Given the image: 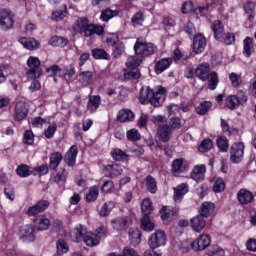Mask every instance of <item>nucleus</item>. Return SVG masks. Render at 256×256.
Instances as JSON below:
<instances>
[{
    "label": "nucleus",
    "instance_id": "nucleus-1",
    "mask_svg": "<svg viewBox=\"0 0 256 256\" xmlns=\"http://www.w3.org/2000/svg\"><path fill=\"white\" fill-rule=\"evenodd\" d=\"M165 88L162 86L157 87L155 90L147 87L146 89H141L139 101L142 105L145 103H150L153 107H161V103L165 101L163 95H165Z\"/></svg>",
    "mask_w": 256,
    "mask_h": 256
},
{
    "label": "nucleus",
    "instance_id": "nucleus-2",
    "mask_svg": "<svg viewBox=\"0 0 256 256\" xmlns=\"http://www.w3.org/2000/svg\"><path fill=\"white\" fill-rule=\"evenodd\" d=\"M76 31L83 33L84 37H91V35H103V26L89 23V19L82 17L76 21Z\"/></svg>",
    "mask_w": 256,
    "mask_h": 256
},
{
    "label": "nucleus",
    "instance_id": "nucleus-3",
    "mask_svg": "<svg viewBox=\"0 0 256 256\" xmlns=\"http://www.w3.org/2000/svg\"><path fill=\"white\" fill-rule=\"evenodd\" d=\"M134 51L136 55L142 57H149V55H153V53H157V47L152 43H145L139 40L136 41L134 45Z\"/></svg>",
    "mask_w": 256,
    "mask_h": 256
},
{
    "label": "nucleus",
    "instance_id": "nucleus-4",
    "mask_svg": "<svg viewBox=\"0 0 256 256\" xmlns=\"http://www.w3.org/2000/svg\"><path fill=\"white\" fill-rule=\"evenodd\" d=\"M27 65L29 67L28 77L31 79H39L41 77L43 70L41 69V61L39 58L30 57L27 61Z\"/></svg>",
    "mask_w": 256,
    "mask_h": 256
},
{
    "label": "nucleus",
    "instance_id": "nucleus-5",
    "mask_svg": "<svg viewBox=\"0 0 256 256\" xmlns=\"http://www.w3.org/2000/svg\"><path fill=\"white\" fill-rule=\"evenodd\" d=\"M167 243V235L161 230H156L148 240L150 249H158Z\"/></svg>",
    "mask_w": 256,
    "mask_h": 256
},
{
    "label": "nucleus",
    "instance_id": "nucleus-6",
    "mask_svg": "<svg viewBox=\"0 0 256 256\" xmlns=\"http://www.w3.org/2000/svg\"><path fill=\"white\" fill-rule=\"evenodd\" d=\"M245 151V145L241 142L234 143L230 148V160L232 163H241Z\"/></svg>",
    "mask_w": 256,
    "mask_h": 256
},
{
    "label": "nucleus",
    "instance_id": "nucleus-7",
    "mask_svg": "<svg viewBox=\"0 0 256 256\" xmlns=\"http://www.w3.org/2000/svg\"><path fill=\"white\" fill-rule=\"evenodd\" d=\"M156 135L162 143H169L173 135V128L167 124H161L157 128Z\"/></svg>",
    "mask_w": 256,
    "mask_h": 256
},
{
    "label": "nucleus",
    "instance_id": "nucleus-8",
    "mask_svg": "<svg viewBox=\"0 0 256 256\" xmlns=\"http://www.w3.org/2000/svg\"><path fill=\"white\" fill-rule=\"evenodd\" d=\"M47 209H49V201L40 200L28 209L27 215L29 217H35L40 213H44V211H47Z\"/></svg>",
    "mask_w": 256,
    "mask_h": 256
},
{
    "label": "nucleus",
    "instance_id": "nucleus-9",
    "mask_svg": "<svg viewBox=\"0 0 256 256\" xmlns=\"http://www.w3.org/2000/svg\"><path fill=\"white\" fill-rule=\"evenodd\" d=\"M131 223H133V220H131V217L122 216L112 220V227L116 231H127Z\"/></svg>",
    "mask_w": 256,
    "mask_h": 256
},
{
    "label": "nucleus",
    "instance_id": "nucleus-10",
    "mask_svg": "<svg viewBox=\"0 0 256 256\" xmlns=\"http://www.w3.org/2000/svg\"><path fill=\"white\" fill-rule=\"evenodd\" d=\"M28 114H29V106L27 105V103L23 101L18 102L14 109L15 121H23V119H27Z\"/></svg>",
    "mask_w": 256,
    "mask_h": 256
},
{
    "label": "nucleus",
    "instance_id": "nucleus-11",
    "mask_svg": "<svg viewBox=\"0 0 256 256\" xmlns=\"http://www.w3.org/2000/svg\"><path fill=\"white\" fill-rule=\"evenodd\" d=\"M211 245V236L202 234L198 239L192 243L194 251H205Z\"/></svg>",
    "mask_w": 256,
    "mask_h": 256
},
{
    "label": "nucleus",
    "instance_id": "nucleus-12",
    "mask_svg": "<svg viewBox=\"0 0 256 256\" xmlns=\"http://www.w3.org/2000/svg\"><path fill=\"white\" fill-rule=\"evenodd\" d=\"M13 15L10 11L7 10H1L0 11V25L2 29L7 31L8 29H11L13 27Z\"/></svg>",
    "mask_w": 256,
    "mask_h": 256
},
{
    "label": "nucleus",
    "instance_id": "nucleus-13",
    "mask_svg": "<svg viewBox=\"0 0 256 256\" xmlns=\"http://www.w3.org/2000/svg\"><path fill=\"white\" fill-rule=\"evenodd\" d=\"M190 225L194 231L197 233H201L202 230L205 229L207 225V221H205V216L197 215L190 220Z\"/></svg>",
    "mask_w": 256,
    "mask_h": 256
},
{
    "label": "nucleus",
    "instance_id": "nucleus-14",
    "mask_svg": "<svg viewBox=\"0 0 256 256\" xmlns=\"http://www.w3.org/2000/svg\"><path fill=\"white\" fill-rule=\"evenodd\" d=\"M211 27L216 41H223V37H225V26L223 23L220 20H216L212 23Z\"/></svg>",
    "mask_w": 256,
    "mask_h": 256
},
{
    "label": "nucleus",
    "instance_id": "nucleus-15",
    "mask_svg": "<svg viewBox=\"0 0 256 256\" xmlns=\"http://www.w3.org/2000/svg\"><path fill=\"white\" fill-rule=\"evenodd\" d=\"M85 235H87V229L83 225H79L75 227L70 232V237L72 241H74L75 243H79V241H83Z\"/></svg>",
    "mask_w": 256,
    "mask_h": 256
},
{
    "label": "nucleus",
    "instance_id": "nucleus-16",
    "mask_svg": "<svg viewBox=\"0 0 256 256\" xmlns=\"http://www.w3.org/2000/svg\"><path fill=\"white\" fill-rule=\"evenodd\" d=\"M207 47V40L204 35L198 34L194 37L193 49L196 54L203 53Z\"/></svg>",
    "mask_w": 256,
    "mask_h": 256
},
{
    "label": "nucleus",
    "instance_id": "nucleus-17",
    "mask_svg": "<svg viewBox=\"0 0 256 256\" xmlns=\"http://www.w3.org/2000/svg\"><path fill=\"white\" fill-rule=\"evenodd\" d=\"M211 71V66L207 63L199 65L195 70V75L201 81H207L209 79V73Z\"/></svg>",
    "mask_w": 256,
    "mask_h": 256
},
{
    "label": "nucleus",
    "instance_id": "nucleus-18",
    "mask_svg": "<svg viewBox=\"0 0 256 256\" xmlns=\"http://www.w3.org/2000/svg\"><path fill=\"white\" fill-rule=\"evenodd\" d=\"M78 153H79V150L75 145H73L65 154L64 161L65 163H67L69 167H73V165H75V162L77 161Z\"/></svg>",
    "mask_w": 256,
    "mask_h": 256
},
{
    "label": "nucleus",
    "instance_id": "nucleus-19",
    "mask_svg": "<svg viewBox=\"0 0 256 256\" xmlns=\"http://www.w3.org/2000/svg\"><path fill=\"white\" fill-rule=\"evenodd\" d=\"M20 237L26 241H35V229L32 225H24L20 228Z\"/></svg>",
    "mask_w": 256,
    "mask_h": 256
},
{
    "label": "nucleus",
    "instance_id": "nucleus-20",
    "mask_svg": "<svg viewBox=\"0 0 256 256\" xmlns=\"http://www.w3.org/2000/svg\"><path fill=\"white\" fill-rule=\"evenodd\" d=\"M50 225H51V220H49V218L45 216H40L36 218L34 221V227L36 231H47Z\"/></svg>",
    "mask_w": 256,
    "mask_h": 256
},
{
    "label": "nucleus",
    "instance_id": "nucleus-21",
    "mask_svg": "<svg viewBox=\"0 0 256 256\" xmlns=\"http://www.w3.org/2000/svg\"><path fill=\"white\" fill-rule=\"evenodd\" d=\"M104 171L107 173L108 177H119V175H123V166L119 164L107 165Z\"/></svg>",
    "mask_w": 256,
    "mask_h": 256
},
{
    "label": "nucleus",
    "instance_id": "nucleus-22",
    "mask_svg": "<svg viewBox=\"0 0 256 256\" xmlns=\"http://www.w3.org/2000/svg\"><path fill=\"white\" fill-rule=\"evenodd\" d=\"M237 199L241 205H249L253 201V193L247 189H241L237 194Z\"/></svg>",
    "mask_w": 256,
    "mask_h": 256
},
{
    "label": "nucleus",
    "instance_id": "nucleus-23",
    "mask_svg": "<svg viewBox=\"0 0 256 256\" xmlns=\"http://www.w3.org/2000/svg\"><path fill=\"white\" fill-rule=\"evenodd\" d=\"M77 79L83 87H87L93 83V72L91 71H83L80 72L77 76Z\"/></svg>",
    "mask_w": 256,
    "mask_h": 256
},
{
    "label": "nucleus",
    "instance_id": "nucleus-24",
    "mask_svg": "<svg viewBox=\"0 0 256 256\" xmlns=\"http://www.w3.org/2000/svg\"><path fill=\"white\" fill-rule=\"evenodd\" d=\"M51 181L60 187L65 185L67 182V171H65L64 168H61L54 176L51 177Z\"/></svg>",
    "mask_w": 256,
    "mask_h": 256
},
{
    "label": "nucleus",
    "instance_id": "nucleus-25",
    "mask_svg": "<svg viewBox=\"0 0 256 256\" xmlns=\"http://www.w3.org/2000/svg\"><path fill=\"white\" fill-rule=\"evenodd\" d=\"M134 119L135 113L129 109H122L117 115V120L120 121V123H127L129 121H133Z\"/></svg>",
    "mask_w": 256,
    "mask_h": 256
},
{
    "label": "nucleus",
    "instance_id": "nucleus-26",
    "mask_svg": "<svg viewBox=\"0 0 256 256\" xmlns=\"http://www.w3.org/2000/svg\"><path fill=\"white\" fill-rule=\"evenodd\" d=\"M130 238V244L133 247H137V245L141 244V231L137 228H130L128 232Z\"/></svg>",
    "mask_w": 256,
    "mask_h": 256
},
{
    "label": "nucleus",
    "instance_id": "nucleus-27",
    "mask_svg": "<svg viewBox=\"0 0 256 256\" xmlns=\"http://www.w3.org/2000/svg\"><path fill=\"white\" fill-rule=\"evenodd\" d=\"M100 105H101V96L93 95L89 97L87 109L88 111H90V113H95V111L99 109Z\"/></svg>",
    "mask_w": 256,
    "mask_h": 256
},
{
    "label": "nucleus",
    "instance_id": "nucleus-28",
    "mask_svg": "<svg viewBox=\"0 0 256 256\" xmlns=\"http://www.w3.org/2000/svg\"><path fill=\"white\" fill-rule=\"evenodd\" d=\"M171 63H173V60L171 58L161 59L160 61L157 62L155 66V73H157V75H161L163 71L171 67Z\"/></svg>",
    "mask_w": 256,
    "mask_h": 256
},
{
    "label": "nucleus",
    "instance_id": "nucleus-29",
    "mask_svg": "<svg viewBox=\"0 0 256 256\" xmlns=\"http://www.w3.org/2000/svg\"><path fill=\"white\" fill-rule=\"evenodd\" d=\"M187 169V161L183 158L176 159L172 162V173H183Z\"/></svg>",
    "mask_w": 256,
    "mask_h": 256
},
{
    "label": "nucleus",
    "instance_id": "nucleus-30",
    "mask_svg": "<svg viewBox=\"0 0 256 256\" xmlns=\"http://www.w3.org/2000/svg\"><path fill=\"white\" fill-rule=\"evenodd\" d=\"M112 159L114 161H121L122 163H127L129 161V154L125 153L123 150L119 148H115L111 152Z\"/></svg>",
    "mask_w": 256,
    "mask_h": 256
},
{
    "label": "nucleus",
    "instance_id": "nucleus-31",
    "mask_svg": "<svg viewBox=\"0 0 256 256\" xmlns=\"http://www.w3.org/2000/svg\"><path fill=\"white\" fill-rule=\"evenodd\" d=\"M174 201H181L183 195L189 193V186L186 183H182L174 189Z\"/></svg>",
    "mask_w": 256,
    "mask_h": 256
},
{
    "label": "nucleus",
    "instance_id": "nucleus-32",
    "mask_svg": "<svg viewBox=\"0 0 256 256\" xmlns=\"http://www.w3.org/2000/svg\"><path fill=\"white\" fill-rule=\"evenodd\" d=\"M205 165L195 166L192 170L191 177L194 181H203L205 179Z\"/></svg>",
    "mask_w": 256,
    "mask_h": 256
},
{
    "label": "nucleus",
    "instance_id": "nucleus-33",
    "mask_svg": "<svg viewBox=\"0 0 256 256\" xmlns=\"http://www.w3.org/2000/svg\"><path fill=\"white\" fill-rule=\"evenodd\" d=\"M214 211L215 204H213L212 202H204L200 207V215H202V217H210L211 215H213Z\"/></svg>",
    "mask_w": 256,
    "mask_h": 256
},
{
    "label": "nucleus",
    "instance_id": "nucleus-34",
    "mask_svg": "<svg viewBox=\"0 0 256 256\" xmlns=\"http://www.w3.org/2000/svg\"><path fill=\"white\" fill-rule=\"evenodd\" d=\"M20 43L23 45V47H25V49H28L29 51L39 49V42H37V40L34 38H21Z\"/></svg>",
    "mask_w": 256,
    "mask_h": 256
},
{
    "label": "nucleus",
    "instance_id": "nucleus-35",
    "mask_svg": "<svg viewBox=\"0 0 256 256\" xmlns=\"http://www.w3.org/2000/svg\"><path fill=\"white\" fill-rule=\"evenodd\" d=\"M63 161V155L59 152L52 153L50 156L49 168L55 170L59 167V164Z\"/></svg>",
    "mask_w": 256,
    "mask_h": 256
},
{
    "label": "nucleus",
    "instance_id": "nucleus-36",
    "mask_svg": "<svg viewBox=\"0 0 256 256\" xmlns=\"http://www.w3.org/2000/svg\"><path fill=\"white\" fill-rule=\"evenodd\" d=\"M141 210L144 217H149L153 213V202H151V199L146 198L142 201Z\"/></svg>",
    "mask_w": 256,
    "mask_h": 256
},
{
    "label": "nucleus",
    "instance_id": "nucleus-37",
    "mask_svg": "<svg viewBox=\"0 0 256 256\" xmlns=\"http://www.w3.org/2000/svg\"><path fill=\"white\" fill-rule=\"evenodd\" d=\"M49 44L52 45V47H67V45H69V40L61 36H53L50 39Z\"/></svg>",
    "mask_w": 256,
    "mask_h": 256
},
{
    "label": "nucleus",
    "instance_id": "nucleus-38",
    "mask_svg": "<svg viewBox=\"0 0 256 256\" xmlns=\"http://www.w3.org/2000/svg\"><path fill=\"white\" fill-rule=\"evenodd\" d=\"M145 186L149 193H157V180L151 175H148L145 179Z\"/></svg>",
    "mask_w": 256,
    "mask_h": 256
},
{
    "label": "nucleus",
    "instance_id": "nucleus-39",
    "mask_svg": "<svg viewBox=\"0 0 256 256\" xmlns=\"http://www.w3.org/2000/svg\"><path fill=\"white\" fill-rule=\"evenodd\" d=\"M67 17V6L64 5L61 9L59 10H55L54 12H52V16L51 19L52 21H63L64 18Z\"/></svg>",
    "mask_w": 256,
    "mask_h": 256
},
{
    "label": "nucleus",
    "instance_id": "nucleus-40",
    "mask_svg": "<svg viewBox=\"0 0 256 256\" xmlns=\"http://www.w3.org/2000/svg\"><path fill=\"white\" fill-rule=\"evenodd\" d=\"M239 98H237V96L235 95H231L229 97H227L226 99V107L228 109H231V111H235V109L239 108Z\"/></svg>",
    "mask_w": 256,
    "mask_h": 256
},
{
    "label": "nucleus",
    "instance_id": "nucleus-41",
    "mask_svg": "<svg viewBox=\"0 0 256 256\" xmlns=\"http://www.w3.org/2000/svg\"><path fill=\"white\" fill-rule=\"evenodd\" d=\"M56 247L58 255H65V253H69V245L67 244V241H65V239H59L56 242Z\"/></svg>",
    "mask_w": 256,
    "mask_h": 256
},
{
    "label": "nucleus",
    "instance_id": "nucleus-42",
    "mask_svg": "<svg viewBox=\"0 0 256 256\" xmlns=\"http://www.w3.org/2000/svg\"><path fill=\"white\" fill-rule=\"evenodd\" d=\"M217 85H219V76H217V72H211L208 78V88L211 91H215Z\"/></svg>",
    "mask_w": 256,
    "mask_h": 256
},
{
    "label": "nucleus",
    "instance_id": "nucleus-43",
    "mask_svg": "<svg viewBox=\"0 0 256 256\" xmlns=\"http://www.w3.org/2000/svg\"><path fill=\"white\" fill-rule=\"evenodd\" d=\"M143 63V58L139 55L131 56L128 58L126 65L128 68H137Z\"/></svg>",
    "mask_w": 256,
    "mask_h": 256
},
{
    "label": "nucleus",
    "instance_id": "nucleus-44",
    "mask_svg": "<svg viewBox=\"0 0 256 256\" xmlns=\"http://www.w3.org/2000/svg\"><path fill=\"white\" fill-rule=\"evenodd\" d=\"M255 49L253 48V38L246 37L244 40V55L246 57H251V53H253Z\"/></svg>",
    "mask_w": 256,
    "mask_h": 256
},
{
    "label": "nucleus",
    "instance_id": "nucleus-45",
    "mask_svg": "<svg viewBox=\"0 0 256 256\" xmlns=\"http://www.w3.org/2000/svg\"><path fill=\"white\" fill-rule=\"evenodd\" d=\"M119 15V11L117 10H111V9H105L101 12L100 18L102 21L107 22L110 19H113V17H117Z\"/></svg>",
    "mask_w": 256,
    "mask_h": 256
},
{
    "label": "nucleus",
    "instance_id": "nucleus-46",
    "mask_svg": "<svg viewBox=\"0 0 256 256\" xmlns=\"http://www.w3.org/2000/svg\"><path fill=\"white\" fill-rule=\"evenodd\" d=\"M141 229H143V231H153V229H155V223L151 222L149 216L142 218Z\"/></svg>",
    "mask_w": 256,
    "mask_h": 256
},
{
    "label": "nucleus",
    "instance_id": "nucleus-47",
    "mask_svg": "<svg viewBox=\"0 0 256 256\" xmlns=\"http://www.w3.org/2000/svg\"><path fill=\"white\" fill-rule=\"evenodd\" d=\"M175 215V212L171 210L169 207L164 206L160 210V216L163 221H169L170 219H173V216Z\"/></svg>",
    "mask_w": 256,
    "mask_h": 256
},
{
    "label": "nucleus",
    "instance_id": "nucleus-48",
    "mask_svg": "<svg viewBox=\"0 0 256 256\" xmlns=\"http://www.w3.org/2000/svg\"><path fill=\"white\" fill-rule=\"evenodd\" d=\"M92 57H94V59H105L106 61L111 59V56H109V54L104 49L92 50Z\"/></svg>",
    "mask_w": 256,
    "mask_h": 256
},
{
    "label": "nucleus",
    "instance_id": "nucleus-49",
    "mask_svg": "<svg viewBox=\"0 0 256 256\" xmlns=\"http://www.w3.org/2000/svg\"><path fill=\"white\" fill-rule=\"evenodd\" d=\"M217 146L220 151L223 153H226V151L229 149V140H227V137L220 136L217 139Z\"/></svg>",
    "mask_w": 256,
    "mask_h": 256
},
{
    "label": "nucleus",
    "instance_id": "nucleus-50",
    "mask_svg": "<svg viewBox=\"0 0 256 256\" xmlns=\"http://www.w3.org/2000/svg\"><path fill=\"white\" fill-rule=\"evenodd\" d=\"M82 241H84L87 247H95L96 245H99V237L97 235L90 236L86 234Z\"/></svg>",
    "mask_w": 256,
    "mask_h": 256
},
{
    "label": "nucleus",
    "instance_id": "nucleus-51",
    "mask_svg": "<svg viewBox=\"0 0 256 256\" xmlns=\"http://www.w3.org/2000/svg\"><path fill=\"white\" fill-rule=\"evenodd\" d=\"M208 256H225V250L220 248L219 246H210L207 250Z\"/></svg>",
    "mask_w": 256,
    "mask_h": 256
},
{
    "label": "nucleus",
    "instance_id": "nucleus-52",
    "mask_svg": "<svg viewBox=\"0 0 256 256\" xmlns=\"http://www.w3.org/2000/svg\"><path fill=\"white\" fill-rule=\"evenodd\" d=\"M16 173L19 177H29L31 175V168L25 164H21L17 167Z\"/></svg>",
    "mask_w": 256,
    "mask_h": 256
},
{
    "label": "nucleus",
    "instance_id": "nucleus-53",
    "mask_svg": "<svg viewBox=\"0 0 256 256\" xmlns=\"http://www.w3.org/2000/svg\"><path fill=\"white\" fill-rule=\"evenodd\" d=\"M210 149H213V141L211 139H204L198 147L200 153H207Z\"/></svg>",
    "mask_w": 256,
    "mask_h": 256
},
{
    "label": "nucleus",
    "instance_id": "nucleus-54",
    "mask_svg": "<svg viewBox=\"0 0 256 256\" xmlns=\"http://www.w3.org/2000/svg\"><path fill=\"white\" fill-rule=\"evenodd\" d=\"M97 197H99V188H97V186H94L90 188L89 192L86 194V201H88V203H91L95 201Z\"/></svg>",
    "mask_w": 256,
    "mask_h": 256
},
{
    "label": "nucleus",
    "instance_id": "nucleus-55",
    "mask_svg": "<svg viewBox=\"0 0 256 256\" xmlns=\"http://www.w3.org/2000/svg\"><path fill=\"white\" fill-rule=\"evenodd\" d=\"M229 79L231 81L232 87H234V88L240 87L241 83H243L241 76L235 72H232L229 74Z\"/></svg>",
    "mask_w": 256,
    "mask_h": 256
},
{
    "label": "nucleus",
    "instance_id": "nucleus-56",
    "mask_svg": "<svg viewBox=\"0 0 256 256\" xmlns=\"http://www.w3.org/2000/svg\"><path fill=\"white\" fill-rule=\"evenodd\" d=\"M244 10L248 14V20L250 23H253V11H255V4L253 2H248L246 5H244Z\"/></svg>",
    "mask_w": 256,
    "mask_h": 256
},
{
    "label": "nucleus",
    "instance_id": "nucleus-57",
    "mask_svg": "<svg viewBox=\"0 0 256 256\" xmlns=\"http://www.w3.org/2000/svg\"><path fill=\"white\" fill-rule=\"evenodd\" d=\"M211 102H202L197 108H196V112L198 113V115H205L209 109H211Z\"/></svg>",
    "mask_w": 256,
    "mask_h": 256
},
{
    "label": "nucleus",
    "instance_id": "nucleus-58",
    "mask_svg": "<svg viewBox=\"0 0 256 256\" xmlns=\"http://www.w3.org/2000/svg\"><path fill=\"white\" fill-rule=\"evenodd\" d=\"M213 191L215 193H222V191H225V181L221 178H217L213 185Z\"/></svg>",
    "mask_w": 256,
    "mask_h": 256
},
{
    "label": "nucleus",
    "instance_id": "nucleus-59",
    "mask_svg": "<svg viewBox=\"0 0 256 256\" xmlns=\"http://www.w3.org/2000/svg\"><path fill=\"white\" fill-rule=\"evenodd\" d=\"M140 77L141 72H139V68H130V70L125 73V79H139Z\"/></svg>",
    "mask_w": 256,
    "mask_h": 256
},
{
    "label": "nucleus",
    "instance_id": "nucleus-60",
    "mask_svg": "<svg viewBox=\"0 0 256 256\" xmlns=\"http://www.w3.org/2000/svg\"><path fill=\"white\" fill-rule=\"evenodd\" d=\"M126 135L128 141H139L141 139V134H139V130L137 129L128 130Z\"/></svg>",
    "mask_w": 256,
    "mask_h": 256
},
{
    "label": "nucleus",
    "instance_id": "nucleus-61",
    "mask_svg": "<svg viewBox=\"0 0 256 256\" xmlns=\"http://www.w3.org/2000/svg\"><path fill=\"white\" fill-rule=\"evenodd\" d=\"M4 194L10 201H15V188L11 185H6Z\"/></svg>",
    "mask_w": 256,
    "mask_h": 256
},
{
    "label": "nucleus",
    "instance_id": "nucleus-62",
    "mask_svg": "<svg viewBox=\"0 0 256 256\" xmlns=\"http://www.w3.org/2000/svg\"><path fill=\"white\" fill-rule=\"evenodd\" d=\"M46 73L49 74V77H57L61 74V67L59 65H53L46 69Z\"/></svg>",
    "mask_w": 256,
    "mask_h": 256
},
{
    "label": "nucleus",
    "instance_id": "nucleus-63",
    "mask_svg": "<svg viewBox=\"0 0 256 256\" xmlns=\"http://www.w3.org/2000/svg\"><path fill=\"white\" fill-rule=\"evenodd\" d=\"M34 141H35V136L33 135V131L26 130L24 133V143L26 145H33Z\"/></svg>",
    "mask_w": 256,
    "mask_h": 256
},
{
    "label": "nucleus",
    "instance_id": "nucleus-64",
    "mask_svg": "<svg viewBox=\"0 0 256 256\" xmlns=\"http://www.w3.org/2000/svg\"><path fill=\"white\" fill-rule=\"evenodd\" d=\"M111 207H113L112 202L105 203L100 210L101 217H107L111 213Z\"/></svg>",
    "mask_w": 256,
    "mask_h": 256
}]
</instances>
